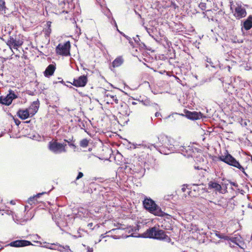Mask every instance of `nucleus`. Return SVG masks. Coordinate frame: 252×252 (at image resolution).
<instances>
[{
	"instance_id": "f257e3e1",
	"label": "nucleus",
	"mask_w": 252,
	"mask_h": 252,
	"mask_svg": "<svg viewBox=\"0 0 252 252\" xmlns=\"http://www.w3.org/2000/svg\"><path fill=\"white\" fill-rule=\"evenodd\" d=\"M158 138V142L157 144L148 143L143 146L151 150L155 149L162 154L169 155L178 152L187 157H192L193 154L197 150L192 145L176 146L173 139L164 134L160 135Z\"/></svg>"
},
{
	"instance_id": "f03ea898",
	"label": "nucleus",
	"mask_w": 252,
	"mask_h": 252,
	"mask_svg": "<svg viewBox=\"0 0 252 252\" xmlns=\"http://www.w3.org/2000/svg\"><path fill=\"white\" fill-rule=\"evenodd\" d=\"M143 205L147 211L156 216L163 217L168 215L162 211L161 208L150 197H146L145 198L143 201Z\"/></svg>"
},
{
	"instance_id": "7ed1b4c3",
	"label": "nucleus",
	"mask_w": 252,
	"mask_h": 252,
	"mask_svg": "<svg viewBox=\"0 0 252 252\" xmlns=\"http://www.w3.org/2000/svg\"><path fill=\"white\" fill-rule=\"evenodd\" d=\"M220 160L222 161L225 163L237 168L240 170L245 176H248V175L245 171V168L240 164L239 162L237 161L232 155L226 152L225 155H222L219 158Z\"/></svg>"
},
{
	"instance_id": "20e7f679",
	"label": "nucleus",
	"mask_w": 252,
	"mask_h": 252,
	"mask_svg": "<svg viewBox=\"0 0 252 252\" xmlns=\"http://www.w3.org/2000/svg\"><path fill=\"white\" fill-rule=\"evenodd\" d=\"M66 144L60 143L56 141H51L49 143V149L53 153L56 154H61L66 152Z\"/></svg>"
},
{
	"instance_id": "39448f33",
	"label": "nucleus",
	"mask_w": 252,
	"mask_h": 252,
	"mask_svg": "<svg viewBox=\"0 0 252 252\" xmlns=\"http://www.w3.org/2000/svg\"><path fill=\"white\" fill-rule=\"evenodd\" d=\"M70 47V43L69 41L63 44L60 43L56 48V53L63 56H69Z\"/></svg>"
},
{
	"instance_id": "423d86ee",
	"label": "nucleus",
	"mask_w": 252,
	"mask_h": 252,
	"mask_svg": "<svg viewBox=\"0 0 252 252\" xmlns=\"http://www.w3.org/2000/svg\"><path fill=\"white\" fill-rule=\"evenodd\" d=\"M8 245L12 247L18 248L32 245V244L28 240H18L10 242Z\"/></svg>"
},
{
	"instance_id": "0eeeda50",
	"label": "nucleus",
	"mask_w": 252,
	"mask_h": 252,
	"mask_svg": "<svg viewBox=\"0 0 252 252\" xmlns=\"http://www.w3.org/2000/svg\"><path fill=\"white\" fill-rule=\"evenodd\" d=\"M88 82L87 76L82 75L77 79H74L73 82L72 84L77 87H84Z\"/></svg>"
},
{
	"instance_id": "6e6552de",
	"label": "nucleus",
	"mask_w": 252,
	"mask_h": 252,
	"mask_svg": "<svg viewBox=\"0 0 252 252\" xmlns=\"http://www.w3.org/2000/svg\"><path fill=\"white\" fill-rule=\"evenodd\" d=\"M247 12L246 9L241 5H238L234 7V16L238 19H241L246 16Z\"/></svg>"
},
{
	"instance_id": "1a4fd4ad",
	"label": "nucleus",
	"mask_w": 252,
	"mask_h": 252,
	"mask_svg": "<svg viewBox=\"0 0 252 252\" xmlns=\"http://www.w3.org/2000/svg\"><path fill=\"white\" fill-rule=\"evenodd\" d=\"M186 116L187 118L190 120H198L201 118L202 114L200 112H197L196 111H187L186 112Z\"/></svg>"
},
{
	"instance_id": "9d476101",
	"label": "nucleus",
	"mask_w": 252,
	"mask_h": 252,
	"mask_svg": "<svg viewBox=\"0 0 252 252\" xmlns=\"http://www.w3.org/2000/svg\"><path fill=\"white\" fill-rule=\"evenodd\" d=\"M17 116L22 120H26L30 117H31V112L28 109H19L17 113Z\"/></svg>"
},
{
	"instance_id": "9b49d317",
	"label": "nucleus",
	"mask_w": 252,
	"mask_h": 252,
	"mask_svg": "<svg viewBox=\"0 0 252 252\" xmlns=\"http://www.w3.org/2000/svg\"><path fill=\"white\" fill-rule=\"evenodd\" d=\"M156 227H153L148 228L142 234L141 237L154 239Z\"/></svg>"
},
{
	"instance_id": "f8f14e48",
	"label": "nucleus",
	"mask_w": 252,
	"mask_h": 252,
	"mask_svg": "<svg viewBox=\"0 0 252 252\" xmlns=\"http://www.w3.org/2000/svg\"><path fill=\"white\" fill-rule=\"evenodd\" d=\"M230 241L238 245L240 248L244 249V243L242 240V237L239 235L236 237H232L230 238Z\"/></svg>"
},
{
	"instance_id": "ddd939ff",
	"label": "nucleus",
	"mask_w": 252,
	"mask_h": 252,
	"mask_svg": "<svg viewBox=\"0 0 252 252\" xmlns=\"http://www.w3.org/2000/svg\"><path fill=\"white\" fill-rule=\"evenodd\" d=\"M39 103L38 100L32 102L31 105L28 109L31 112V117L34 115L37 112L39 108Z\"/></svg>"
},
{
	"instance_id": "4468645a",
	"label": "nucleus",
	"mask_w": 252,
	"mask_h": 252,
	"mask_svg": "<svg viewBox=\"0 0 252 252\" xmlns=\"http://www.w3.org/2000/svg\"><path fill=\"white\" fill-rule=\"evenodd\" d=\"M155 232L154 239L164 240L167 237L164 231L162 230L156 228Z\"/></svg>"
},
{
	"instance_id": "2eb2a0df",
	"label": "nucleus",
	"mask_w": 252,
	"mask_h": 252,
	"mask_svg": "<svg viewBox=\"0 0 252 252\" xmlns=\"http://www.w3.org/2000/svg\"><path fill=\"white\" fill-rule=\"evenodd\" d=\"M56 69V66L54 64H49L45 70L44 72V74L45 77H49L52 76Z\"/></svg>"
},
{
	"instance_id": "dca6fc26",
	"label": "nucleus",
	"mask_w": 252,
	"mask_h": 252,
	"mask_svg": "<svg viewBox=\"0 0 252 252\" xmlns=\"http://www.w3.org/2000/svg\"><path fill=\"white\" fill-rule=\"evenodd\" d=\"M46 193V192H42L41 193H37V194L33 195L32 196H31L30 198H29L27 202L30 205L35 204L37 202V198H39L42 195Z\"/></svg>"
},
{
	"instance_id": "f3484780",
	"label": "nucleus",
	"mask_w": 252,
	"mask_h": 252,
	"mask_svg": "<svg viewBox=\"0 0 252 252\" xmlns=\"http://www.w3.org/2000/svg\"><path fill=\"white\" fill-rule=\"evenodd\" d=\"M51 245L52 246H53V245L57 246L58 247H57V248H51V247H45L47 249L52 250L58 251L60 252H63L65 251V246H63L58 243L52 244Z\"/></svg>"
},
{
	"instance_id": "a211bd4d",
	"label": "nucleus",
	"mask_w": 252,
	"mask_h": 252,
	"mask_svg": "<svg viewBox=\"0 0 252 252\" xmlns=\"http://www.w3.org/2000/svg\"><path fill=\"white\" fill-rule=\"evenodd\" d=\"M252 27V16H249L244 22L243 28L247 31L251 29Z\"/></svg>"
},
{
	"instance_id": "6ab92c4d",
	"label": "nucleus",
	"mask_w": 252,
	"mask_h": 252,
	"mask_svg": "<svg viewBox=\"0 0 252 252\" xmlns=\"http://www.w3.org/2000/svg\"><path fill=\"white\" fill-rule=\"evenodd\" d=\"M208 186L209 188L214 189L218 191H220L222 189L220 185L213 181L210 182L208 184Z\"/></svg>"
},
{
	"instance_id": "aec40b11",
	"label": "nucleus",
	"mask_w": 252,
	"mask_h": 252,
	"mask_svg": "<svg viewBox=\"0 0 252 252\" xmlns=\"http://www.w3.org/2000/svg\"><path fill=\"white\" fill-rule=\"evenodd\" d=\"M124 62L123 59L122 57H118L116 58L112 63L113 67H117L122 64Z\"/></svg>"
},
{
	"instance_id": "412c9836",
	"label": "nucleus",
	"mask_w": 252,
	"mask_h": 252,
	"mask_svg": "<svg viewBox=\"0 0 252 252\" xmlns=\"http://www.w3.org/2000/svg\"><path fill=\"white\" fill-rule=\"evenodd\" d=\"M0 104L6 106H9L11 103L8 98V96L6 95L5 96H0Z\"/></svg>"
},
{
	"instance_id": "4be33fe9",
	"label": "nucleus",
	"mask_w": 252,
	"mask_h": 252,
	"mask_svg": "<svg viewBox=\"0 0 252 252\" xmlns=\"http://www.w3.org/2000/svg\"><path fill=\"white\" fill-rule=\"evenodd\" d=\"M7 95L8 96L10 102H11V103H12V101L14 99L18 98V95L15 93V92L13 90L11 89H10L8 91V94H7Z\"/></svg>"
},
{
	"instance_id": "5701e85b",
	"label": "nucleus",
	"mask_w": 252,
	"mask_h": 252,
	"mask_svg": "<svg viewBox=\"0 0 252 252\" xmlns=\"http://www.w3.org/2000/svg\"><path fill=\"white\" fill-rule=\"evenodd\" d=\"M7 95L8 96L10 102H11V103H12V101L14 99L18 98V95L15 93V92L13 90L11 89H10L8 91V94H7Z\"/></svg>"
},
{
	"instance_id": "b1692460",
	"label": "nucleus",
	"mask_w": 252,
	"mask_h": 252,
	"mask_svg": "<svg viewBox=\"0 0 252 252\" xmlns=\"http://www.w3.org/2000/svg\"><path fill=\"white\" fill-rule=\"evenodd\" d=\"M8 42L15 47H18L21 45V43H20L19 41H17L13 37H10Z\"/></svg>"
},
{
	"instance_id": "393cba45",
	"label": "nucleus",
	"mask_w": 252,
	"mask_h": 252,
	"mask_svg": "<svg viewBox=\"0 0 252 252\" xmlns=\"http://www.w3.org/2000/svg\"><path fill=\"white\" fill-rule=\"evenodd\" d=\"M133 39L135 42L138 44L141 47L143 48L146 46L144 43L140 42L139 35H137L135 37H133Z\"/></svg>"
},
{
	"instance_id": "a878e982",
	"label": "nucleus",
	"mask_w": 252,
	"mask_h": 252,
	"mask_svg": "<svg viewBox=\"0 0 252 252\" xmlns=\"http://www.w3.org/2000/svg\"><path fill=\"white\" fill-rule=\"evenodd\" d=\"M102 11L108 18H110L112 14L108 8L107 7L102 8Z\"/></svg>"
},
{
	"instance_id": "bb28decb",
	"label": "nucleus",
	"mask_w": 252,
	"mask_h": 252,
	"mask_svg": "<svg viewBox=\"0 0 252 252\" xmlns=\"http://www.w3.org/2000/svg\"><path fill=\"white\" fill-rule=\"evenodd\" d=\"M141 102L143 105L145 106H151L153 104L148 98H145L144 99H143Z\"/></svg>"
},
{
	"instance_id": "cd10ccee",
	"label": "nucleus",
	"mask_w": 252,
	"mask_h": 252,
	"mask_svg": "<svg viewBox=\"0 0 252 252\" xmlns=\"http://www.w3.org/2000/svg\"><path fill=\"white\" fill-rule=\"evenodd\" d=\"M89 144V141L87 139H82L80 142V146L83 148H86Z\"/></svg>"
},
{
	"instance_id": "c85d7f7f",
	"label": "nucleus",
	"mask_w": 252,
	"mask_h": 252,
	"mask_svg": "<svg viewBox=\"0 0 252 252\" xmlns=\"http://www.w3.org/2000/svg\"><path fill=\"white\" fill-rule=\"evenodd\" d=\"M192 186L194 187L193 188V190L194 191L198 190L199 189H200V188L199 187H202V189H203V185L202 184H200V185L193 184Z\"/></svg>"
},
{
	"instance_id": "c756f323",
	"label": "nucleus",
	"mask_w": 252,
	"mask_h": 252,
	"mask_svg": "<svg viewBox=\"0 0 252 252\" xmlns=\"http://www.w3.org/2000/svg\"><path fill=\"white\" fill-rule=\"evenodd\" d=\"M206 61L208 63H209L212 67H214V68L216 67V66L214 65V63L212 62V60H211V59L208 58V57H206Z\"/></svg>"
},
{
	"instance_id": "7c9ffc66",
	"label": "nucleus",
	"mask_w": 252,
	"mask_h": 252,
	"mask_svg": "<svg viewBox=\"0 0 252 252\" xmlns=\"http://www.w3.org/2000/svg\"><path fill=\"white\" fill-rule=\"evenodd\" d=\"M145 29L146 30L148 34L152 37H153V35H152V33L153 32V29L150 28H148L147 27L144 26Z\"/></svg>"
},
{
	"instance_id": "2f4dec72",
	"label": "nucleus",
	"mask_w": 252,
	"mask_h": 252,
	"mask_svg": "<svg viewBox=\"0 0 252 252\" xmlns=\"http://www.w3.org/2000/svg\"><path fill=\"white\" fill-rule=\"evenodd\" d=\"M84 176V174L81 172H79L76 178V180H78L80 178H82Z\"/></svg>"
},
{
	"instance_id": "473e14b6",
	"label": "nucleus",
	"mask_w": 252,
	"mask_h": 252,
	"mask_svg": "<svg viewBox=\"0 0 252 252\" xmlns=\"http://www.w3.org/2000/svg\"><path fill=\"white\" fill-rule=\"evenodd\" d=\"M170 7H173L175 9L178 8V6L175 3L174 1L171 2Z\"/></svg>"
},
{
	"instance_id": "72a5a7b5",
	"label": "nucleus",
	"mask_w": 252,
	"mask_h": 252,
	"mask_svg": "<svg viewBox=\"0 0 252 252\" xmlns=\"http://www.w3.org/2000/svg\"><path fill=\"white\" fill-rule=\"evenodd\" d=\"M110 97L112 98L113 100L115 101V102L117 104L119 102V100L117 99L116 95H110Z\"/></svg>"
},
{
	"instance_id": "f704fd0d",
	"label": "nucleus",
	"mask_w": 252,
	"mask_h": 252,
	"mask_svg": "<svg viewBox=\"0 0 252 252\" xmlns=\"http://www.w3.org/2000/svg\"><path fill=\"white\" fill-rule=\"evenodd\" d=\"M66 252H73L70 249V247L68 245H65V251Z\"/></svg>"
},
{
	"instance_id": "c9c22d12",
	"label": "nucleus",
	"mask_w": 252,
	"mask_h": 252,
	"mask_svg": "<svg viewBox=\"0 0 252 252\" xmlns=\"http://www.w3.org/2000/svg\"><path fill=\"white\" fill-rule=\"evenodd\" d=\"M206 6V4L204 3H201L199 4V7L202 9H204Z\"/></svg>"
},
{
	"instance_id": "e433bc0d",
	"label": "nucleus",
	"mask_w": 252,
	"mask_h": 252,
	"mask_svg": "<svg viewBox=\"0 0 252 252\" xmlns=\"http://www.w3.org/2000/svg\"><path fill=\"white\" fill-rule=\"evenodd\" d=\"M79 126L81 129H84L85 128V125L83 122H81V123L79 125Z\"/></svg>"
},
{
	"instance_id": "4c0bfd02",
	"label": "nucleus",
	"mask_w": 252,
	"mask_h": 252,
	"mask_svg": "<svg viewBox=\"0 0 252 252\" xmlns=\"http://www.w3.org/2000/svg\"><path fill=\"white\" fill-rule=\"evenodd\" d=\"M229 183L230 184L233 186H234V187H238V185L236 183H235V182H231V181H229Z\"/></svg>"
},
{
	"instance_id": "58836bf2",
	"label": "nucleus",
	"mask_w": 252,
	"mask_h": 252,
	"mask_svg": "<svg viewBox=\"0 0 252 252\" xmlns=\"http://www.w3.org/2000/svg\"><path fill=\"white\" fill-rule=\"evenodd\" d=\"M155 117H159V116H161V114H160V113L158 112H157L155 113Z\"/></svg>"
},
{
	"instance_id": "ea45409f",
	"label": "nucleus",
	"mask_w": 252,
	"mask_h": 252,
	"mask_svg": "<svg viewBox=\"0 0 252 252\" xmlns=\"http://www.w3.org/2000/svg\"><path fill=\"white\" fill-rule=\"evenodd\" d=\"M106 237V236L105 235V234H101L100 236V239L98 241V243L100 242L101 241V239L103 238H105Z\"/></svg>"
},
{
	"instance_id": "a19ab883",
	"label": "nucleus",
	"mask_w": 252,
	"mask_h": 252,
	"mask_svg": "<svg viewBox=\"0 0 252 252\" xmlns=\"http://www.w3.org/2000/svg\"><path fill=\"white\" fill-rule=\"evenodd\" d=\"M88 252H93V249L90 247H87Z\"/></svg>"
},
{
	"instance_id": "79ce46f5",
	"label": "nucleus",
	"mask_w": 252,
	"mask_h": 252,
	"mask_svg": "<svg viewBox=\"0 0 252 252\" xmlns=\"http://www.w3.org/2000/svg\"><path fill=\"white\" fill-rule=\"evenodd\" d=\"M70 147H73L74 148H76V146L73 144V143H69V145H68Z\"/></svg>"
},
{
	"instance_id": "37998d69",
	"label": "nucleus",
	"mask_w": 252,
	"mask_h": 252,
	"mask_svg": "<svg viewBox=\"0 0 252 252\" xmlns=\"http://www.w3.org/2000/svg\"><path fill=\"white\" fill-rule=\"evenodd\" d=\"M216 235L220 238H222V237L220 236V234L218 233H216Z\"/></svg>"
},
{
	"instance_id": "c03bdc74",
	"label": "nucleus",
	"mask_w": 252,
	"mask_h": 252,
	"mask_svg": "<svg viewBox=\"0 0 252 252\" xmlns=\"http://www.w3.org/2000/svg\"><path fill=\"white\" fill-rule=\"evenodd\" d=\"M93 223L92 222H91V223H89L88 225V226L90 227V228H92V227L93 226Z\"/></svg>"
},
{
	"instance_id": "a18cd8bd",
	"label": "nucleus",
	"mask_w": 252,
	"mask_h": 252,
	"mask_svg": "<svg viewBox=\"0 0 252 252\" xmlns=\"http://www.w3.org/2000/svg\"><path fill=\"white\" fill-rule=\"evenodd\" d=\"M126 38L127 40H128V41H131V39H132L130 37L128 36L127 35L126 36Z\"/></svg>"
},
{
	"instance_id": "49530a36",
	"label": "nucleus",
	"mask_w": 252,
	"mask_h": 252,
	"mask_svg": "<svg viewBox=\"0 0 252 252\" xmlns=\"http://www.w3.org/2000/svg\"><path fill=\"white\" fill-rule=\"evenodd\" d=\"M126 38L127 40H128V41H131V39H132L130 37L128 36L127 35L126 36Z\"/></svg>"
},
{
	"instance_id": "de8ad7c7",
	"label": "nucleus",
	"mask_w": 252,
	"mask_h": 252,
	"mask_svg": "<svg viewBox=\"0 0 252 252\" xmlns=\"http://www.w3.org/2000/svg\"><path fill=\"white\" fill-rule=\"evenodd\" d=\"M120 34L123 35L124 37H125V38L126 37V36H127L126 35L124 32H120Z\"/></svg>"
},
{
	"instance_id": "09e8293b",
	"label": "nucleus",
	"mask_w": 252,
	"mask_h": 252,
	"mask_svg": "<svg viewBox=\"0 0 252 252\" xmlns=\"http://www.w3.org/2000/svg\"><path fill=\"white\" fill-rule=\"evenodd\" d=\"M78 122L80 123V124L81 123V122H83L81 119L79 118V117H77V120Z\"/></svg>"
},
{
	"instance_id": "8fccbe9b",
	"label": "nucleus",
	"mask_w": 252,
	"mask_h": 252,
	"mask_svg": "<svg viewBox=\"0 0 252 252\" xmlns=\"http://www.w3.org/2000/svg\"><path fill=\"white\" fill-rule=\"evenodd\" d=\"M234 7V5H231V6H230V9L232 11V12H233V8Z\"/></svg>"
},
{
	"instance_id": "3c124183",
	"label": "nucleus",
	"mask_w": 252,
	"mask_h": 252,
	"mask_svg": "<svg viewBox=\"0 0 252 252\" xmlns=\"http://www.w3.org/2000/svg\"><path fill=\"white\" fill-rule=\"evenodd\" d=\"M96 2L97 3H98L99 4H100V6L102 7V5L100 3L99 0H96Z\"/></svg>"
},
{
	"instance_id": "603ef678",
	"label": "nucleus",
	"mask_w": 252,
	"mask_h": 252,
	"mask_svg": "<svg viewBox=\"0 0 252 252\" xmlns=\"http://www.w3.org/2000/svg\"><path fill=\"white\" fill-rule=\"evenodd\" d=\"M129 44H130L131 45H132V46H133V41H132V40H131V41H129Z\"/></svg>"
},
{
	"instance_id": "864d4df0",
	"label": "nucleus",
	"mask_w": 252,
	"mask_h": 252,
	"mask_svg": "<svg viewBox=\"0 0 252 252\" xmlns=\"http://www.w3.org/2000/svg\"><path fill=\"white\" fill-rule=\"evenodd\" d=\"M51 32V29H49L47 31V33H46V34H47V33H48L49 34Z\"/></svg>"
},
{
	"instance_id": "5fc2aeb1",
	"label": "nucleus",
	"mask_w": 252,
	"mask_h": 252,
	"mask_svg": "<svg viewBox=\"0 0 252 252\" xmlns=\"http://www.w3.org/2000/svg\"><path fill=\"white\" fill-rule=\"evenodd\" d=\"M227 68H228V70L229 71H230V69H231V67H230V66H227Z\"/></svg>"
},
{
	"instance_id": "6e6d98bb",
	"label": "nucleus",
	"mask_w": 252,
	"mask_h": 252,
	"mask_svg": "<svg viewBox=\"0 0 252 252\" xmlns=\"http://www.w3.org/2000/svg\"><path fill=\"white\" fill-rule=\"evenodd\" d=\"M248 207H249V208H251V209H252V205H251V204H249Z\"/></svg>"
},
{
	"instance_id": "4d7b16f0",
	"label": "nucleus",
	"mask_w": 252,
	"mask_h": 252,
	"mask_svg": "<svg viewBox=\"0 0 252 252\" xmlns=\"http://www.w3.org/2000/svg\"><path fill=\"white\" fill-rule=\"evenodd\" d=\"M112 20L114 21V22L115 23L116 26L117 27L116 21H115V20L113 18H112Z\"/></svg>"
},
{
	"instance_id": "13d9d810",
	"label": "nucleus",
	"mask_w": 252,
	"mask_h": 252,
	"mask_svg": "<svg viewBox=\"0 0 252 252\" xmlns=\"http://www.w3.org/2000/svg\"><path fill=\"white\" fill-rule=\"evenodd\" d=\"M182 190L184 192L186 190V189L185 188H182Z\"/></svg>"
},
{
	"instance_id": "bf43d9fd",
	"label": "nucleus",
	"mask_w": 252,
	"mask_h": 252,
	"mask_svg": "<svg viewBox=\"0 0 252 252\" xmlns=\"http://www.w3.org/2000/svg\"><path fill=\"white\" fill-rule=\"evenodd\" d=\"M136 104V103L135 102H134V101H133L132 102V104H133V105H135Z\"/></svg>"
},
{
	"instance_id": "052dcab7",
	"label": "nucleus",
	"mask_w": 252,
	"mask_h": 252,
	"mask_svg": "<svg viewBox=\"0 0 252 252\" xmlns=\"http://www.w3.org/2000/svg\"><path fill=\"white\" fill-rule=\"evenodd\" d=\"M64 141H65V142H67L68 143V144H69V143H70V142H69V141H67V140H64Z\"/></svg>"
},
{
	"instance_id": "680f3d73",
	"label": "nucleus",
	"mask_w": 252,
	"mask_h": 252,
	"mask_svg": "<svg viewBox=\"0 0 252 252\" xmlns=\"http://www.w3.org/2000/svg\"><path fill=\"white\" fill-rule=\"evenodd\" d=\"M49 247H51V248H57L56 247H53V246H50Z\"/></svg>"
},
{
	"instance_id": "e2e57ef3",
	"label": "nucleus",
	"mask_w": 252,
	"mask_h": 252,
	"mask_svg": "<svg viewBox=\"0 0 252 252\" xmlns=\"http://www.w3.org/2000/svg\"><path fill=\"white\" fill-rule=\"evenodd\" d=\"M73 237L74 238H77V236H75V235L73 236Z\"/></svg>"
},
{
	"instance_id": "0e129e2a",
	"label": "nucleus",
	"mask_w": 252,
	"mask_h": 252,
	"mask_svg": "<svg viewBox=\"0 0 252 252\" xmlns=\"http://www.w3.org/2000/svg\"><path fill=\"white\" fill-rule=\"evenodd\" d=\"M117 31L119 32L120 33V32H121L120 31H119V30H118V28H117Z\"/></svg>"
},
{
	"instance_id": "69168bd1",
	"label": "nucleus",
	"mask_w": 252,
	"mask_h": 252,
	"mask_svg": "<svg viewBox=\"0 0 252 252\" xmlns=\"http://www.w3.org/2000/svg\"><path fill=\"white\" fill-rule=\"evenodd\" d=\"M206 67H208V64H206Z\"/></svg>"
},
{
	"instance_id": "338daca9",
	"label": "nucleus",
	"mask_w": 252,
	"mask_h": 252,
	"mask_svg": "<svg viewBox=\"0 0 252 252\" xmlns=\"http://www.w3.org/2000/svg\"><path fill=\"white\" fill-rule=\"evenodd\" d=\"M45 247H47V245H45V246H43V247L45 248Z\"/></svg>"
},
{
	"instance_id": "774afa93",
	"label": "nucleus",
	"mask_w": 252,
	"mask_h": 252,
	"mask_svg": "<svg viewBox=\"0 0 252 252\" xmlns=\"http://www.w3.org/2000/svg\"><path fill=\"white\" fill-rule=\"evenodd\" d=\"M83 246L84 247H86V245H85L83 244Z\"/></svg>"
}]
</instances>
